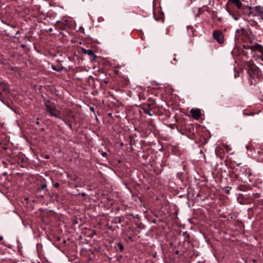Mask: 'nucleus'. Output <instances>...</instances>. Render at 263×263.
<instances>
[{"mask_svg": "<svg viewBox=\"0 0 263 263\" xmlns=\"http://www.w3.org/2000/svg\"><path fill=\"white\" fill-rule=\"evenodd\" d=\"M140 109L150 116L156 115L157 104L153 99L149 98L147 103L141 104L139 106Z\"/></svg>", "mask_w": 263, "mask_h": 263, "instance_id": "1", "label": "nucleus"}, {"mask_svg": "<svg viewBox=\"0 0 263 263\" xmlns=\"http://www.w3.org/2000/svg\"><path fill=\"white\" fill-rule=\"evenodd\" d=\"M8 157L11 161V164L17 163L18 165H21L22 163H24L26 161L25 156L21 152H15L11 151L10 153L8 154Z\"/></svg>", "mask_w": 263, "mask_h": 263, "instance_id": "2", "label": "nucleus"}, {"mask_svg": "<svg viewBox=\"0 0 263 263\" xmlns=\"http://www.w3.org/2000/svg\"><path fill=\"white\" fill-rule=\"evenodd\" d=\"M44 104L46 112L49 114L50 116L58 119H61V116L60 115V111L57 109L53 103H51L50 100H47L44 98Z\"/></svg>", "mask_w": 263, "mask_h": 263, "instance_id": "3", "label": "nucleus"}, {"mask_svg": "<svg viewBox=\"0 0 263 263\" xmlns=\"http://www.w3.org/2000/svg\"><path fill=\"white\" fill-rule=\"evenodd\" d=\"M44 104L46 112L49 114L50 116L58 119H61V116L60 115V111L57 109L53 103H51L50 100H47L44 98Z\"/></svg>", "mask_w": 263, "mask_h": 263, "instance_id": "4", "label": "nucleus"}, {"mask_svg": "<svg viewBox=\"0 0 263 263\" xmlns=\"http://www.w3.org/2000/svg\"><path fill=\"white\" fill-rule=\"evenodd\" d=\"M230 4L234 5L237 9L242 11L243 13L247 14L249 16H251V14L252 13V7L249 6L243 5L241 3V0H231L228 1L226 6L228 7V5Z\"/></svg>", "mask_w": 263, "mask_h": 263, "instance_id": "5", "label": "nucleus"}, {"mask_svg": "<svg viewBox=\"0 0 263 263\" xmlns=\"http://www.w3.org/2000/svg\"><path fill=\"white\" fill-rule=\"evenodd\" d=\"M72 23L71 18L64 17L60 21H57L54 27L57 29L65 30L68 33L69 29H71Z\"/></svg>", "mask_w": 263, "mask_h": 263, "instance_id": "6", "label": "nucleus"}, {"mask_svg": "<svg viewBox=\"0 0 263 263\" xmlns=\"http://www.w3.org/2000/svg\"><path fill=\"white\" fill-rule=\"evenodd\" d=\"M184 134L192 140L197 139L198 127L196 125L185 124L183 127Z\"/></svg>", "mask_w": 263, "mask_h": 263, "instance_id": "7", "label": "nucleus"}, {"mask_svg": "<svg viewBox=\"0 0 263 263\" xmlns=\"http://www.w3.org/2000/svg\"><path fill=\"white\" fill-rule=\"evenodd\" d=\"M260 197V194L256 193H249L245 194H239V197L241 198L243 200V203L240 202L241 204H249L253 202L255 198H258Z\"/></svg>", "mask_w": 263, "mask_h": 263, "instance_id": "8", "label": "nucleus"}, {"mask_svg": "<svg viewBox=\"0 0 263 263\" xmlns=\"http://www.w3.org/2000/svg\"><path fill=\"white\" fill-rule=\"evenodd\" d=\"M245 68L247 70L249 77L254 79L255 75L258 72V68L254 64L253 62L252 61H247L245 65Z\"/></svg>", "mask_w": 263, "mask_h": 263, "instance_id": "9", "label": "nucleus"}, {"mask_svg": "<svg viewBox=\"0 0 263 263\" xmlns=\"http://www.w3.org/2000/svg\"><path fill=\"white\" fill-rule=\"evenodd\" d=\"M240 164H237V167L234 168L235 172L241 175L243 177L249 178L252 175L250 170H249L246 166H240Z\"/></svg>", "mask_w": 263, "mask_h": 263, "instance_id": "10", "label": "nucleus"}, {"mask_svg": "<svg viewBox=\"0 0 263 263\" xmlns=\"http://www.w3.org/2000/svg\"><path fill=\"white\" fill-rule=\"evenodd\" d=\"M114 74L117 76L119 79H120V81H121V85L123 86L127 85L129 84V80L124 76H121L120 72L119 70V67H115L113 70Z\"/></svg>", "mask_w": 263, "mask_h": 263, "instance_id": "11", "label": "nucleus"}, {"mask_svg": "<svg viewBox=\"0 0 263 263\" xmlns=\"http://www.w3.org/2000/svg\"><path fill=\"white\" fill-rule=\"evenodd\" d=\"M36 193L39 197L41 198H43L45 195L48 194L49 191L47 187L46 183H42L41 186L37 188Z\"/></svg>", "mask_w": 263, "mask_h": 263, "instance_id": "12", "label": "nucleus"}, {"mask_svg": "<svg viewBox=\"0 0 263 263\" xmlns=\"http://www.w3.org/2000/svg\"><path fill=\"white\" fill-rule=\"evenodd\" d=\"M213 36L214 39L220 44L224 43V35L222 31L216 30L213 32Z\"/></svg>", "mask_w": 263, "mask_h": 263, "instance_id": "13", "label": "nucleus"}, {"mask_svg": "<svg viewBox=\"0 0 263 263\" xmlns=\"http://www.w3.org/2000/svg\"><path fill=\"white\" fill-rule=\"evenodd\" d=\"M190 114L192 117L195 120L199 119L201 116V110L199 108H192L190 110Z\"/></svg>", "mask_w": 263, "mask_h": 263, "instance_id": "14", "label": "nucleus"}, {"mask_svg": "<svg viewBox=\"0 0 263 263\" xmlns=\"http://www.w3.org/2000/svg\"><path fill=\"white\" fill-rule=\"evenodd\" d=\"M252 13L251 14V15H253V11H255L257 13L256 15L263 19V7L260 6H256L254 8L252 7Z\"/></svg>", "mask_w": 263, "mask_h": 263, "instance_id": "15", "label": "nucleus"}, {"mask_svg": "<svg viewBox=\"0 0 263 263\" xmlns=\"http://www.w3.org/2000/svg\"><path fill=\"white\" fill-rule=\"evenodd\" d=\"M0 87L3 91L6 93H10V86L6 81H0Z\"/></svg>", "mask_w": 263, "mask_h": 263, "instance_id": "16", "label": "nucleus"}, {"mask_svg": "<svg viewBox=\"0 0 263 263\" xmlns=\"http://www.w3.org/2000/svg\"><path fill=\"white\" fill-rule=\"evenodd\" d=\"M82 52L85 54H87L89 57H92L93 60H95L97 58L96 54H95L93 50L91 49H86L84 48H82Z\"/></svg>", "mask_w": 263, "mask_h": 263, "instance_id": "17", "label": "nucleus"}, {"mask_svg": "<svg viewBox=\"0 0 263 263\" xmlns=\"http://www.w3.org/2000/svg\"><path fill=\"white\" fill-rule=\"evenodd\" d=\"M137 136L136 134H133V135H131L130 136H129V139H130V148L131 149L132 151H133L134 149V148H133V146H136L137 145V142L138 141L136 139V138H137Z\"/></svg>", "mask_w": 263, "mask_h": 263, "instance_id": "18", "label": "nucleus"}, {"mask_svg": "<svg viewBox=\"0 0 263 263\" xmlns=\"http://www.w3.org/2000/svg\"><path fill=\"white\" fill-rule=\"evenodd\" d=\"M258 51L259 52H262L263 46L258 43H256L255 45H253V51Z\"/></svg>", "mask_w": 263, "mask_h": 263, "instance_id": "19", "label": "nucleus"}, {"mask_svg": "<svg viewBox=\"0 0 263 263\" xmlns=\"http://www.w3.org/2000/svg\"><path fill=\"white\" fill-rule=\"evenodd\" d=\"M231 177L236 180H240L243 179V178L240 177V174L236 172L235 170L232 173Z\"/></svg>", "mask_w": 263, "mask_h": 263, "instance_id": "20", "label": "nucleus"}, {"mask_svg": "<svg viewBox=\"0 0 263 263\" xmlns=\"http://www.w3.org/2000/svg\"><path fill=\"white\" fill-rule=\"evenodd\" d=\"M148 126L151 131H155L156 129V126L152 120L148 122Z\"/></svg>", "mask_w": 263, "mask_h": 263, "instance_id": "21", "label": "nucleus"}, {"mask_svg": "<svg viewBox=\"0 0 263 263\" xmlns=\"http://www.w3.org/2000/svg\"><path fill=\"white\" fill-rule=\"evenodd\" d=\"M73 113V111L69 108H66L64 110V115L66 117H69Z\"/></svg>", "mask_w": 263, "mask_h": 263, "instance_id": "22", "label": "nucleus"}, {"mask_svg": "<svg viewBox=\"0 0 263 263\" xmlns=\"http://www.w3.org/2000/svg\"><path fill=\"white\" fill-rule=\"evenodd\" d=\"M238 190L242 191H246L248 190H251L252 188L250 186H246L244 185H239L237 187Z\"/></svg>", "mask_w": 263, "mask_h": 263, "instance_id": "23", "label": "nucleus"}, {"mask_svg": "<svg viewBox=\"0 0 263 263\" xmlns=\"http://www.w3.org/2000/svg\"><path fill=\"white\" fill-rule=\"evenodd\" d=\"M51 67L53 70L58 72H61L63 69H64V67L63 66H55L54 65H52Z\"/></svg>", "mask_w": 263, "mask_h": 263, "instance_id": "24", "label": "nucleus"}, {"mask_svg": "<svg viewBox=\"0 0 263 263\" xmlns=\"http://www.w3.org/2000/svg\"><path fill=\"white\" fill-rule=\"evenodd\" d=\"M183 236L184 237V241L189 242L190 237L189 234L186 231H185L183 233Z\"/></svg>", "mask_w": 263, "mask_h": 263, "instance_id": "25", "label": "nucleus"}, {"mask_svg": "<svg viewBox=\"0 0 263 263\" xmlns=\"http://www.w3.org/2000/svg\"><path fill=\"white\" fill-rule=\"evenodd\" d=\"M253 45H243L242 46V48L243 50L244 49H251L252 50V51H253Z\"/></svg>", "mask_w": 263, "mask_h": 263, "instance_id": "26", "label": "nucleus"}, {"mask_svg": "<svg viewBox=\"0 0 263 263\" xmlns=\"http://www.w3.org/2000/svg\"><path fill=\"white\" fill-rule=\"evenodd\" d=\"M116 245L118 247L120 252H123L124 248L123 244L121 242H119L117 243H116Z\"/></svg>", "mask_w": 263, "mask_h": 263, "instance_id": "27", "label": "nucleus"}, {"mask_svg": "<svg viewBox=\"0 0 263 263\" xmlns=\"http://www.w3.org/2000/svg\"><path fill=\"white\" fill-rule=\"evenodd\" d=\"M211 17L213 19H215L216 17H217V12L216 11L212 10L211 11Z\"/></svg>", "mask_w": 263, "mask_h": 263, "instance_id": "28", "label": "nucleus"}, {"mask_svg": "<svg viewBox=\"0 0 263 263\" xmlns=\"http://www.w3.org/2000/svg\"><path fill=\"white\" fill-rule=\"evenodd\" d=\"M227 10L228 12V13L230 14V15H231L234 20H238V17L235 16L231 10H230L229 9H227Z\"/></svg>", "mask_w": 263, "mask_h": 263, "instance_id": "29", "label": "nucleus"}, {"mask_svg": "<svg viewBox=\"0 0 263 263\" xmlns=\"http://www.w3.org/2000/svg\"><path fill=\"white\" fill-rule=\"evenodd\" d=\"M61 119H60L62 121H63L66 125H68V124L69 123H70L69 120H67L65 119L64 117H62L61 116Z\"/></svg>", "mask_w": 263, "mask_h": 263, "instance_id": "30", "label": "nucleus"}, {"mask_svg": "<svg viewBox=\"0 0 263 263\" xmlns=\"http://www.w3.org/2000/svg\"><path fill=\"white\" fill-rule=\"evenodd\" d=\"M243 56L248 57V52L245 51L243 49H241V51H239Z\"/></svg>", "mask_w": 263, "mask_h": 263, "instance_id": "31", "label": "nucleus"}, {"mask_svg": "<svg viewBox=\"0 0 263 263\" xmlns=\"http://www.w3.org/2000/svg\"><path fill=\"white\" fill-rule=\"evenodd\" d=\"M255 112H251L250 113H245V112H243V115L244 116H254V115H255Z\"/></svg>", "mask_w": 263, "mask_h": 263, "instance_id": "32", "label": "nucleus"}, {"mask_svg": "<svg viewBox=\"0 0 263 263\" xmlns=\"http://www.w3.org/2000/svg\"><path fill=\"white\" fill-rule=\"evenodd\" d=\"M0 101L3 102V103H4V96H3V93L0 92Z\"/></svg>", "mask_w": 263, "mask_h": 263, "instance_id": "33", "label": "nucleus"}, {"mask_svg": "<svg viewBox=\"0 0 263 263\" xmlns=\"http://www.w3.org/2000/svg\"><path fill=\"white\" fill-rule=\"evenodd\" d=\"M257 206L259 205H263V199L257 200Z\"/></svg>", "mask_w": 263, "mask_h": 263, "instance_id": "34", "label": "nucleus"}, {"mask_svg": "<svg viewBox=\"0 0 263 263\" xmlns=\"http://www.w3.org/2000/svg\"><path fill=\"white\" fill-rule=\"evenodd\" d=\"M9 69L12 71H16L17 70V68L16 67H11Z\"/></svg>", "mask_w": 263, "mask_h": 263, "instance_id": "35", "label": "nucleus"}, {"mask_svg": "<svg viewBox=\"0 0 263 263\" xmlns=\"http://www.w3.org/2000/svg\"><path fill=\"white\" fill-rule=\"evenodd\" d=\"M101 155L104 157H106L107 156V153L105 152H102L101 153Z\"/></svg>", "mask_w": 263, "mask_h": 263, "instance_id": "36", "label": "nucleus"}, {"mask_svg": "<svg viewBox=\"0 0 263 263\" xmlns=\"http://www.w3.org/2000/svg\"><path fill=\"white\" fill-rule=\"evenodd\" d=\"M53 186L55 188L59 187L60 186V183L56 182L53 184Z\"/></svg>", "mask_w": 263, "mask_h": 263, "instance_id": "37", "label": "nucleus"}, {"mask_svg": "<svg viewBox=\"0 0 263 263\" xmlns=\"http://www.w3.org/2000/svg\"><path fill=\"white\" fill-rule=\"evenodd\" d=\"M69 118H71L74 121L76 120V116L73 114V113L71 115V116H69Z\"/></svg>", "mask_w": 263, "mask_h": 263, "instance_id": "38", "label": "nucleus"}, {"mask_svg": "<svg viewBox=\"0 0 263 263\" xmlns=\"http://www.w3.org/2000/svg\"><path fill=\"white\" fill-rule=\"evenodd\" d=\"M67 126H68V127H69V128L71 130H73V129H72V125H71V124L70 123H69V124H68V125H67Z\"/></svg>", "mask_w": 263, "mask_h": 263, "instance_id": "39", "label": "nucleus"}, {"mask_svg": "<svg viewBox=\"0 0 263 263\" xmlns=\"http://www.w3.org/2000/svg\"><path fill=\"white\" fill-rule=\"evenodd\" d=\"M90 110L92 112H95V109H94V108H93V107H90Z\"/></svg>", "mask_w": 263, "mask_h": 263, "instance_id": "40", "label": "nucleus"}, {"mask_svg": "<svg viewBox=\"0 0 263 263\" xmlns=\"http://www.w3.org/2000/svg\"><path fill=\"white\" fill-rule=\"evenodd\" d=\"M45 158L46 159H49L50 158V156H49V155H46V156H45Z\"/></svg>", "mask_w": 263, "mask_h": 263, "instance_id": "41", "label": "nucleus"}, {"mask_svg": "<svg viewBox=\"0 0 263 263\" xmlns=\"http://www.w3.org/2000/svg\"><path fill=\"white\" fill-rule=\"evenodd\" d=\"M95 234H96V232H93V233H91V234H90V237H92Z\"/></svg>", "mask_w": 263, "mask_h": 263, "instance_id": "42", "label": "nucleus"}, {"mask_svg": "<svg viewBox=\"0 0 263 263\" xmlns=\"http://www.w3.org/2000/svg\"><path fill=\"white\" fill-rule=\"evenodd\" d=\"M104 82L105 84H108V83H109V81H108V80H106V79H105V80H104Z\"/></svg>", "mask_w": 263, "mask_h": 263, "instance_id": "43", "label": "nucleus"}, {"mask_svg": "<svg viewBox=\"0 0 263 263\" xmlns=\"http://www.w3.org/2000/svg\"><path fill=\"white\" fill-rule=\"evenodd\" d=\"M81 195L83 196V197H85L86 196V194L85 193H81Z\"/></svg>", "mask_w": 263, "mask_h": 263, "instance_id": "44", "label": "nucleus"}, {"mask_svg": "<svg viewBox=\"0 0 263 263\" xmlns=\"http://www.w3.org/2000/svg\"><path fill=\"white\" fill-rule=\"evenodd\" d=\"M39 118H37V121L36 122V124L37 125H39L40 124V122L39 121Z\"/></svg>", "mask_w": 263, "mask_h": 263, "instance_id": "45", "label": "nucleus"}, {"mask_svg": "<svg viewBox=\"0 0 263 263\" xmlns=\"http://www.w3.org/2000/svg\"><path fill=\"white\" fill-rule=\"evenodd\" d=\"M211 11L212 10H210L209 7H208L207 9L206 10V11L208 12H211Z\"/></svg>", "mask_w": 263, "mask_h": 263, "instance_id": "46", "label": "nucleus"}, {"mask_svg": "<svg viewBox=\"0 0 263 263\" xmlns=\"http://www.w3.org/2000/svg\"><path fill=\"white\" fill-rule=\"evenodd\" d=\"M175 253L176 254H179V250H176L175 252Z\"/></svg>", "mask_w": 263, "mask_h": 263, "instance_id": "47", "label": "nucleus"}, {"mask_svg": "<svg viewBox=\"0 0 263 263\" xmlns=\"http://www.w3.org/2000/svg\"><path fill=\"white\" fill-rule=\"evenodd\" d=\"M240 31L242 32V33H243V32L245 31V28H242L240 30Z\"/></svg>", "mask_w": 263, "mask_h": 263, "instance_id": "48", "label": "nucleus"}, {"mask_svg": "<svg viewBox=\"0 0 263 263\" xmlns=\"http://www.w3.org/2000/svg\"><path fill=\"white\" fill-rule=\"evenodd\" d=\"M239 32H240V30H239L238 29H237L236 30V33H239Z\"/></svg>", "mask_w": 263, "mask_h": 263, "instance_id": "49", "label": "nucleus"}, {"mask_svg": "<svg viewBox=\"0 0 263 263\" xmlns=\"http://www.w3.org/2000/svg\"><path fill=\"white\" fill-rule=\"evenodd\" d=\"M217 19H218L219 22H221V20H222L221 17H218Z\"/></svg>", "mask_w": 263, "mask_h": 263, "instance_id": "50", "label": "nucleus"}, {"mask_svg": "<svg viewBox=\"0 0 263 263\" xmlns=\"http://www.w3.org/2000/svg\"><path fill=\"white\" fill-rule=\"evenodd\" d=\"M21 46H22V48H25V47H26V45H25V44H22V45H21Z\"/></svg>", "mask_w": 263, "mask_h": 263, "instance_id": "51", "label": "nucleus"}, {"mask_svg": "<svg viewBox=\"0 0 263 263\" xmlns=\"http://www.w3.org/2000/svg\"><path fill=\"white\" fill-rule=\"evenodd\" d=\"M246 148H247V149H250V146H249V145H247V146H246Z\"/></svg>", "mask_w": 263, "mask_h": 263, "instance_id": "52", "label": "nucleus"}, {"mask_svg": "<svg viewBox=\"0 0 263 263\" xmlns=\"http://www.w3.org/2000/svg\"><path fill=\"white\" fill-rule=\"evenodd\" d=\"M3 239V237L2 236H0V241H2Z\"/></svg>", "mask_w": 263, "mask_h": 263, "instance_id": "53", "label": "nucleus"}, {"mask_svg": "<svg viewBox=\"0 0 263 263\" xmlns=\"http://www.w3.org/2000/svg\"><path fill=\"white\" fill-rule=\"evenodd\" d=\"M66 242V240H65V239H64V240H63V243H65Z\"/></svg>", "mask_w": 263, "mask_h": 263, "instance_id": "54", "label": "nucleus"}, {"mask_svg": "<svg viewBox=\"0 0 263 263\" xmlns=\"http://www.w3.org/2000/svg\"><path fill=\"white\" fill-rule=\"evenodd\" d=\"M25 39H29V36H27V35H26V36H25Z\"/></svg>", "mask_w": 263, "mask_h": 263, "instance_id": "55", "label": "nucleus"}, {"mask_svg": "<svg viewBox=\"0 0 263 263\" xmlns=\"http://www.w3.org/2000/svg\"><path fill=\"white\" fill-rule=\"evenodd\" d=\"M173 61H177V59H176V58H174L173 59Z\"/></svg>", "mask_w": 263, "mask_h": 263, "instance_id": "56", "label": "nucleus"}, {"mask_svg": "<svg viewBox=\"0 0 263 263\" xmlns=\"http://www.w3.org/2000/svg\"><path fill=\"white\" fill-rule=\"evenodd\" d=\"M175 119H176V122H177V118H176V116H175Z\"/></svg>", "mask_w": 263, "mask_h": 263, "instance_id": "57", "label": "nucleus"}, {"mask_svg": "<svg viewBox=\"0 0 263 263\" xmlns=\"http://www.w3.org/2000/svg\"><path fill=\"white\" fill-rule=\"evenodd\" d=\"M252 83H253L252 81H251L250 82V85H252Z\"/></svg>", "mask_w": 263, "mask_h": 263, "instance_id": "58", "label": "nucleus"}, {"mask_svg": "<svg viewBox=\"0 0 263 263\" xmlns=\"http://www.w3.org/2000/svg\"><path fill=\"white\" fill-rule=\"evenodd\" d=\"M253 261L254 262H255L256 261V260H255V259H253Z\"/></svg>", "mask_w": 263, "mask_h": 263, "instance_id": "59", "label": "nucleus"}, {"mask_svg": "<svg viewBox=\"0 0 263 263\" xmlns=\"http://www.w3.org/2000/svg\"><path fill=\"white\" fill-rule=\"evenodd\" d=\"M19 32H20V31H18L16 32V34H18V33H19Z\"/></svg>", "mask_w": 263, "mask_h": 263, "instance_id": "60", "label": "nucleus"}, {"mask_svg": "<svg viewBox=\"0 0 263 263\" xmlns=\"http://www.w3.org/2000/svg\"><path fill=\"white\" fill-rule=\"evenodd\" d=\"M108 115H109V116H111V113H109Z\"/></svg>", "mask_w": 263, "mask_h": 263, "instance_id": "61", "label": "nucleus"}, {"mask_svg": "<svg viewBox=\"0 0 263 263\" xmlns=\"http://www.w3.org/2000/svg\"><path fill=\"white\" fill-rule=\"evenodd\" d=\"M44 129L43 128H41V130L43 131Z\"/></svg>", "mask_w": 263, "mask_h": 263, "instance_id": "62", "label": "nucleus"}, {"mask_svg": "<svg viewBox=\"0 0 263 263\" xmlns=\"http://www.w3.org/2000/svg\"><path fill=\"white\" fill-rule=\"evenodd\" d=\"M60 239H61L60 238H58L57 239H58V240H60Z\"/></svg>", "mask_w": 263, "mask_h": 263, "instance_id": "63", "label": "nucleus"}, {"mask_svg": "<svg viewBox=\"0 0 263 263\" xmlns=\"http://www.w3.org/2000/svg\"><path fill=\"white\" fill-rule=\"evenodd\" d=\"M2 244H3V245H5V243H4V242H2Z\"/></svg>", "mask_w": 263, "mask_h": 263, "instance_id": "64", "label": "nucleus"}]
</instances>
